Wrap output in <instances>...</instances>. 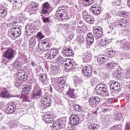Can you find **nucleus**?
I'll return each mask as SVG.
<instances>
[{"instance_id":"f704fd0d","label":"nucleus","mask_w":130,"mask_h":130,"mask_svg":"<svg viewBox=\"0 0 130 130\" xmlns=\"http://www.w3.org/2000/svg\"><path fill=\"white\" fill-rule=\"evenodd\" d=\"M121 47L125 51H128L130 50V41H127L125 42L123 45H121Z\"/></svg>"},{"instance_id":"680f3d73","label":"nucleus","mask_w":130,"mask_h":130,"mask_svg":"<svg viewBox=\"0 0 130 130\" xmlns=\"http://www.w3.org/2000/svg\"><path fill=\"white\" fill-rule=\"evenodd\" d=\"M41 25H42V23H41L40 20H38L35 22V26L36 27H41Z\"/></svg>"},{"instance_id":"4d7b16f0","label":"nucleus","mask_w":130,"mask_h":130,"mask_svg":"<svg viewBox=\"0 0 130 130\" xmlns=\"http://www.w3.org/2000/svg\"><path fill=\"white\" fill-rule=\"evenodd\" d=\"M21 85H22V81L20 80L15 81V86L16 88L21 87Z\"/></svg>"},{"instance_id":"72a5a7b5","label":"nucleus","mask_w":130,"mask_h":130,"mask_svg":"<svg viewBox=\"0 0 130 130\" xmlns=\"http://www.w3.org/2000/svg\"><path fill=\"white\" fill-rule=\"evenodd\" d=\"M74 66H75L74 63H72V62H70V63H64V69H65V72H67V73H69V72H71L72 70H73V68H74Z\"/></svg>"},{"instance_id":"c9c22d12","label":"nucleus","mask_w":130,"mask_h":130,"mask_svg":"<svg viewBox=\"0 0 130 130\" xmlns=\"http://www.w3.org/2000/svg\"><path fill=\"white\" fill-rule=\"evenodd\" d=\"M73 111L77 112H81L83 111V109H82V106H81L79 104H73Z\"/></svg>"},{"instance_id":"0eeeda50","label":"nucleus","mask_w":130,"mask_h":130,"mask_svg":"<svg viewBox=\"0 0 130 130\" xmlns=\"http://www.w3.org/2000/svg\"><path fill=\"white\" fill-rule=\"evenodd\" d=\"M38 46L42 51H47L51 47V42L47 39L39 41Z\"/></svg>"},{"instance_id":"de8ad7c7","label":"nucleus","mask_w":130,"mask_h":130,"mask_svg":"<svg viewBox=\"0 0 130 130\" xmlns=\"http://www.w3.org/2000/svg\"><path fill=\"white\" fill-rule=\"evenodd\" d=\"M94 42V37L93 38H90L88 37V38H86V43L87 45H92L93 44V43Z\"/></svg>"},{"instance_id":"39448f33","label":"nucleus","mask_w":130,"mask_h":130,"mask_svg":"<svg viewBox=\"0 0 130 130\" xmlns=\"http://www.w3.org/2000/svg\"><path fill=\"white\" fill-rule=\"evenodd\" d=\"M107 86L105 84L103 83H99L95 87V92L97 95H100V96H104L106 94V96H109V93L107 92Z\"/></svg>"},{"instance_id":"9b49d317","label":"nucleus","mask_w":130,"mask_h":130,"mask_svg":"<svg viewBox=\"0 0 130 130\" xmlns=\"http://www.w3.org/2000/svg\"><path fill=\"white\" fill-rule=\"evenodd\" d=\"M42 96V89L38 85H35L30 95L31 99H37Z\"/></svg>"},{"instance_id":"603ef678","label":"nucleus","mask_w":130,"mask_h":130,"mask_svg":"<svg viewBox=\"0 0 130 130\" xmlns=\"http://www.w3.org/2000/svg\"><path fill=\"white\" fill-rule=\"evenodd\" d=\"M115 118L116 119V120L121 121V120H122V114H121L120 113H117L115 116Z\"/></svg>"},{"instance_id":"4468645a","label":"nucleus","mask_w":130,"mask_h":130,"mask_svg":"<svg viewBox=\"0 0 130 130\" xmlns=\"http://www.w3.org/2000/svg\"><path fill=\"white\" fill-rule=\"evenodd\" d=\"M16 76L17 79L20 80V81H22V82H26L29 79V77H30V72L26 71H23L22 72H18L16 73Z\"/></svg>"},{"instance_id":"5701e85b","label":"nucleus","mask_w":130,"mask_h":130,"mask_svg":"<svg viewBox=\"0 0 130 130\" xmlns=\"http://www.w3.org/2000/svg\"><path fill=\"white\" fill-rule=\"evenodd\" d=\"M16 109L17 107L16 106V104H12L8 106V107L5 109V111L7 114H13V113L16 111Z\"/></svg>"},{"instance_id":"c03bdc74","label":"nucleus","mask_w":130,"mask_h":130,"mask_svg":"<svg viewBox=\"0 0 130 130\" xmlns=\"http://www.w3.org/2000/svg\"><path fill=\"white\" fill-rule=\"evenodd\" d=\"M111 84L110 85V89L111 88H114L115 87H117V86H120V84L118 82L115 81H112L110 82Z\"/></svg>"},{"instance_id":"bb28decb","label":"nucleus","mask_w":130,"mask_h":130,"mask_svg":"<svg viewBox=\"0 0 130 130\" xmlns=\"http://www.w3.org/2000/svg\"><path fill=\"white\" fill-rule=\"evenodd\" d=\"M115 26V24H114V22L111 23L109 25L107 28L108 34L110 33L112 35H115L116 34V31H115V29H114Z\"/></svg>"},{"instance_id":"bf43d9fd","label":"nucleus","mask_w":130,"mask_h":130,"mask_svg":"<svg viewBox=\"0 0 130 130\" xmlns=\"http://www.w3.org/2000/svg\"><path fill=\"white\" fill-rule=\"evenodd\" d=\"M92 59L90 57H85L83 59V61L84 63H88L91 62Z\"/></svg>"},{"instance_id":"ddd939ff","label":"nucleus","mask_w":130,"mask_h":130,"mask_svg":"<svg viewBox=\"0 0 130 130\" xmlns=\"http://www.w3.org/2000/svg\"><path fill=\"white\" fill-rule=\"evenodd\" d=\"M82 70L81 71L82 74L86 77V78H91L92 77V72H93V67L91 66H85V67L81 65Z\"/></svg>"},{"instance_id":"473e14b6","label":"nucleus","mask_w":130,"mask_h":130,"mask_svg":"<svg viewBox=\"0 0 130 130\" xmlns=\"http://www.w3.org/2000/svg\"><path fill=\"white\" fill-rule=\"evenodd\" d=\"M43 101L44 102L47 108L51 106V99H50L48 96H44Z\"/></svg>"},{"instance_id":"1a4fd4ad","label":"nucleus","mask_w":130,"mask_h":130,"mask_svg":"<svg viewBox=\"0 0 130 130\" xmlns=\"http://www.w3.org/2000/svg\"><path fill=\"white\" fill-rule=\"evenodd\" d=\"M13 97H19V95H15L11 94L9 91V88L0 87V98L6 99H10Z\"/></svg>"},{"instance_id":"c85d7f7f","label":"nucleus","mask_w":130,"mask_h":130,"mask_svg":"<svg viewBox=\"0 0 130 130\" xmlns=\"http://www.w3.org/2000/svg\"><path fill=\"white\" fill-rule=\"evenodd\" d=\"M51 71L55 72L56 74H60V65L59 63H55L51 66Z\"/></svg>"},{"instance_id":"393cba45","label":"nucleus","mask_w":130,"mask_h":130,"mask_svg":"<svg viewBox=\"0 0 130 130\" xmlns=\"http://www.w3.org/2000/svg\"><path fill=\"white\" fill-rule=\"evenodd\" d=\"M106 53L108 58H112V57L118 54V51H114L113 49H108L106 51Z\"/></svg>"},{"instance_id":"e433bc0d","label":"nucleus","mask_w":130,"mask_h":130,"mask_svg":"<svg viewBox=\"0 0 130 130\" xmlns=\"http://www.w3.org/2000/svg\"><path fill=\"white\" fill-rule=\"evenodd\" d=\"M42 20L43 23H44V24H49V25H51L53 24V21H52V20L50 19V17H46L43 16L42 17Z\"/></svg>"},{"instance_id":"b1692460","label":"nucleus","mask_w":130,"mask_h":130,"mask_svg":"<svg viewBox=\"0 0 130 130\" xmlns=\"http://www.w3.org/2000/svg\"><path fill=\"white\" fill-rule=\"evenodd\" d=\"M39 80L40 82H42L44 85H47V84H48V77H47V74H40Z\"/></svg>"},{"instance_id":"8fccbe9b","label":"nucleus","mask_w":130,"mask_h":130,"mask_svg":"<svg viewBox=\"0 0 130 130\" xmlns=\"http://www.w3.org/2000/svg\"><path fill=\"white\" fill-rule=\"evenodd\" d=\"M74 36H75V34L74 32H70L68 38L66 39V42L71 41L72 39H74Z\"/></svg>"},{"instance_id":"7ed1b4c3","label":"nucleus","mask_w":130,"mask_h":130,"mask_svg":"<svg viewBox=\"0 0 130 130\" xmlns=\"http://www.w3.org/2000/svg\"><path fill=\"white\" fill-rule=\"evenodd\" d=\"M66 6L63 5L58 7V11L56 12V18L58 21H61V22H64L70 20L71 17L68 15L67 9H64Z\"/></svg>"},{"instance_id":"a211bd4d","label":"nucleus","mask_w":130,"mask_h":130,"mask_svg":"<svg viewBox=\"0 0 130 130\" xmlns=\"http://www.w3.org/2000/svg\"><path fill=\"white\" fill-rule=\"evenodd\" d=\"M37 39L35 36H34L29 39L28 41V50L29 52H33V50H34V48H35V46H36V43H37Z\"/></svg>"},{"instance_id":"f8f14e48","label":"nucleus","mask_w":130,"mask_h":130,"mask_svg":"<svg viewBox=\"0 0 130 130\" xmlns=\"http://www.w3.org/2000/svg\"><path fill=\"white\" fill-rule=\"evenodd\" d=\"M58 49L53 48L45 54V57L47 59H53V58H55L58 55Z\"/></svg>"},{"instance_id":"7c9ffc66","label":"nucleus","mask_w":130,"mask_h":130,"mask_svg":"<svg viewBox=\"0 0 130 130\" xmlns=\"http://www.w3.org/2000/svg\"><path fill=\"white\" fill-rule=\"evenodd\" d=\"M22 91H21V93L27 95L32 90V86L31 85H26L24 87H22Z\"/></svg>"},{"instance_id":"20e7f679","label":"nucleus","mask_w":130,"mask_h":130,"mask_svg":"<svg viewBox=\"0 0 130 130\" xmlns=\"http://www.w3.org/2000/svg\"><path fill=\"white\" fill-rule=\"evenodd\" d=\"M118 67H119L118 64H115L113 62H108L106 64V68H107L109 72H111L116 69L114 75L116 77H119L120 78V77H121V75L123 74V71L121 68H116Z\"/></svg>"},{"instance_id":"2f4dec72","label":"nucleus","mask_w":130,"mask_h":130,"mask_svg":"<svg viewBox=\"0 0 130 130\" xmlns=\"http://www.w3.org/2000/svg\"><path fill=\"white\" fill-rule=\"evenodd\" d=\"M13 5V8L14 9H15L18 12L19 11H21V9H22V3L18 2L17 0L15 1L12 4Z\"/></svg>"},{"instance_id":"58836bf2","label":"nucleus","mask_w":130,"mask_h":130,"mask_svg":"<svg viewBox=\"0 0 130 130\" xmlns=\"http://www.w3.org/2000/svg\"><path fill=\"white\" fill-rule=\"evenodd\" d=\"M106 59H107L105 57H102V56H100L96 58V61L98 62L99 65L103 64V63H105L106 61Z\"/></svg>"},{"instance_id":"4be33fe9","label":"nucleus","mask_w":130,"mask_h":130,"mask_svg":"<svg viewBox=\"0 0 130 130\" xmlns=\"http://www.w3.org/2000/svg\"><path fill=\"white\" fill-rule=\"evenodd\" d=\"M27 10L31 12V14H35L39 9V4L37 3H31L27 6Z\"/></svg>"},{"instance_id":"aec40b11","label":"nucleus","mask_w":130,"mask_h":130,"mask_svg":"<svg viewBox=\"0 0 130 130\" xmlns=\"http://www.w3.org/2000/svg\"><path fill=\"white\" fill-rule=\"evenodd\" d=\"M62 53L63 56H65L66 57H71V56L74 57V55H75V53L72 48H67L64 49Z\"/></svg>"},{"instance_id":"49530a36","label":"nucleus","mask_w":130,"mask_h":130,"mask_svg":"<svg viewBox=\"0 0 130 130\" xmlns=\"http://www.w3.org/2000/svg\"><path fill=\"white\" fill-rule=\"evenodd\" d=\"M121 23H120L121 28L126 27L127 25V20L125 19H120Z\"/></svg>"},{"instance_id":"6e6552de","label":"nucleus","mask_w":130,"mask_h":130,"mask_svg":"<svg viewBox=\"0 0 130 130\" xmlns=\"http://www.w3.org/2000/svg\"><path fill=\"white\" fill-rule=\"evenodd\" d=\"M80 123V116L77 114H71L69 117V123L71 124L70 130H75L76 126L77 124H79Z\"/></svg>"},{"instance_id":"3c124183","label":"nucleus","mask_w":130,"mask_h":130,"mask_svg":"<svg viewBox=\"0 0 130 130\" xmlns=\"http://www.w3.org/2000/svg\"><path fill=\"white\" fill-rule=\"evenodd\" d=\"M97 81H98V79L96 78L92 77V78H91L90 83L92 87H93V86H95V85H96Z\"/></svg>"},{"instance_id":"dca6fc26","label":"nucleus","mask_w":130,"mask_h":130,"mask_svg":"<svg viewBox=\"0 0 130 130\" xmlns=\"http://www.w3.org/2000/svg\"><path fill=\"white\" fill-rule=\"evenodd\" d=\"M93 33L96 40H98V39H100V38L104 36V35H103V29L101 27L93 28Z\"/></svg>"},{"instance_id":"13d9d810","label":"nucleus","mask_w":130,"mask_h":130,"mask_svg":"<svg viewBox=\"0 0 130 130\" xmlns=\"http://www.w3.org/2000/svg\"><path fill=\"white\" fill-rule=\"evenodd\" d=\"M104 19L109 21L111 19V15L109 13H106L104 15Z\"/></svg>"},{"instance_id":"a19ab883","label":"nucleus","mask_w":130,"mask_h":130,"mask_svg":"<svg viewBox=\"0 0 130 130\" xmlns=\"http://www.w3.org/2000/svg\"><path fill=\"white\" fill-rule=\"evenodd\" d=\"M42 31L44 32L46 35H50V34L51 33L50 27L48 25L45 26Z\"/></svg>"},{"instance_id":"e2e57ef3","label":"nucleus","mask_w":130,"mask_h":130,"mask_svg":"<svg viewBox=\"0 0 130 130\" xmlns=\"http://www.w3.org/2000/svg\"><path fill=\"white\" fill-rule=\"evenodd\" d=\"M39 106L41 108H42L43 109H47V107H46V105H45V103L43 101L40 103Z\"/></svg>"},{"instance_id":"864d4df0","label":"nucleus","mask_w":130,"mask_h":130,"mask_svg":"<svg viewBox=\"0 0 130 130\" xmlns=\"http://www.w3.org/2000/svg\"><path fill=\"white\" fill-rule=\"evenodd\" d=\"M25 20H26V17H25L24 15H21L20 17L17 19V22L18 23H24Z\"/></svg>"},{"instance_id":"09e8293b","label":"nucleus","mask_w":130,"mask_h":130,"mask_svg":"<svg viewBox=\"0 0 130 130\" xmlns=\"http://www.w3.org/2000/svg\"><path fill=\"white\" fill-rule=\"evenodd\" d=\"M56 90L58 91L59 93H61L63 90H64V85L63 84H61L60 85H58V86L56 88Z\"/></svg>"},{"instance_id":"052dcab7","label":"nucleus","mask_w":130,"mask_h":130,"mask_svg":"<svg viewBox=\"0 0 130 130\" xmlns=\"http://www.w3.org/2000/svg\"><path fill=\"white\" fill-rule=\"evenodd\" d=\"M65 30H70L71 29V24L70 23L64 24L62 26Z\"/></svg>"},{"instance_id":"f257e3e1","label":"nucleus","mask_w":130,"mask_h":130,"mask_svg":"<svg viewBox=\"0 0 130 130\" xmlns=\"http://www.w3.org/2000/svg\"><path fill=\"white\" fill-rule=\"evenodd\" d=\"M9 41H5L0 46V52L3 54L2 56L4 58L2 59V62L4 64H7L10 60H13L15 58V50L11 47H8Z\"/></svg>"},{"instance_id":"ea45409f","label":"nucleus","mask_w":130,"mask_h":130,"mask_svg":"<svg viewBox=\"0 0 130 130\" xmlns=\"http://www.w3.org/2000/svg\"><path fill=\"white\" fill-rule=\"evenodd\" d=\"M46 34H44V32L42 30L37 34V35L35 36V37H36L37 39H39L40 40H41V39H43L45 37Z\"/></svg>"},{"instance_id":"9d476101","label":"nucleus","mask_w":130,"mask_h":130,"mask_svg":"<svg viewBox=\"0 0 130 130\" xmlns=\"http://www.w3.org/2000/svg\"><path fill=\"white\" fill-rule=\"evenodd\" d=\"M88 102L92 108H96L101 103V101L98 96H92L88 99Z\"/></svg>"},{"instance_id":"cd10ccee","label":"nucleus","mask_w":130,"mask_h":130,"mask_svg":"<svg viewBox=\"0 0 130 130\" xmlns=\"http://www.w3.org/2000/svg\"><path fill=\"white\" fill-rule=\"evenodd\" d=\"M52 85H56L57 86H60L59 85H63L64 86L66 82L64 80H61V79L57 78H52Z\"/></svg>"},{"instance_id":"2eb2a0df","label":"nucleus","mask_w":130,"mask_h":130,"mask_svg":"<svg viewBox=\"0 0 130 130\" xmlns=\"http://www.w3.org/2000/svg\"><path fill=\"white\" fill-rule=\"evenodd\" d=\"M42 9L41 10L42 15H49L50 14V9H51V6H50V4L48 2H45L42 5Z\"/></svg>"},{"instance_id":"6ab92c4d","label":"nucleus","mask_w":130,"mask_h":130,"mask_svg":"<svg viewBox=\"0 0 130 130\" xmlns=\"http://www.w3.org/2000/svg\"><path fill=\"white\" fill-rule=\"evenodd\" d=\"M66 95L69 98L74 99L75 100L79 99V97H80V96L77 95V93H75V89L71 87H69V90L66 93Z\"/></svg>"},{"instance_id":"79ce46f5","label":"nucleus","mask_w":130,"mask_h":130,"mask_svg":"<svg viewBox=\"0 0 130 130\" xmlns=\"http://www.w3.org/2000/svg\"><path fill=\"white\" fill-rule=\"evenodd\" d=\"M74 83L75 85V87L79 86V85H81V84L83 83V79L81 78H76L74 79Z\"/></svg>"},{"instance_id":"412c9836","label":"nucleus","mask_w":130,"mask_h":130,"mask_svg":"<svg viewBox=\"0 0 130 130\" xmlns=\"http://www.w3.org/2000/svg\"><path fill=\"white\" fill-rule=\"evenodd\" d=\"M83 19L85 20V22L88 23L89 24H94V16L90 14V13H85L83 15Z\"/></svg>"},{"instance_id":"a18cd8bd","label":"nucleus","mask_w":130,"mask_h":130,"mask_svg":"<svg viewBox=\"0 0 130 130\" xmlns=\"http://www.w3.org/2000/svg\"><path fill=\"white\" fill-rule=\"evenodd\" d=\"M122 126L120 124H116L112 126L109 130H122Z\"/></svg>"},{"instance_id":"a878e982","label":"nucleus","mask_w":130,"mask_h":130,"mask_svg":"<svg viewBox=\"0 0 130 130\" xmlns=\"http://www.w3.org/2000/svg\"><path fill=\"white\" fill-rule=\"evenodd\" d=\"M20 57H18L16 58V60L14 61L13 64V67L12 68L13 70H20L22 67L21 61L20 59Z\"/></svg>"},{"instance_id":"774afa93","label":"nucleus","mask_w":130,"mask_h":130,"mask_svg":"<svg viewBox=\"0 0 130 130\" xmlns=\"http://www.w3.org/2000/svg\"><path fill=\"white\" fill-rule=\"evenodd\" d=\"M121 15L124 18H127V17H128V13L125 11H122L121 12Z\"/></svg>"},{"instance_id":"0e129e2a","label":"nucleus","mask_w":130,"mask_h":130,"mask_svg":"<svg viewBox=\"0 0 130 130\" xmlns=\"http://www.w3.org/2000/svg\"><path fill=\"white\" fill-rule=\"evenodd\" d=\"M121 57H120V59H127V58H129V57H128L126 54H122L121 53L120 54Z\"/></svg>"},{"instance_id":"37998d69","label":"nucleus","mask_w":130,"mask_h":130,"mask_svg":"<svg viewBox=\"0 0 130 130\" xmlns=\"http://www.w3.org/2000/svg\"><path fill=\"white\" fill-rule=\"evenodd\" d=\"M95 0H83V4L86 7H89L94 4Z\"/></svg>"},{"instance_id":"c756f323","label":"nucleus","mask_w":130,"mask_h":130,"mask_svg":"<svg viewBox=\"0 0 130 130\" xmlns=\"http://www.w3.org/2000/svg\"><path fill=\"white\" fill-rule=\"evenodd\" d=\"M8 8L0 5V17L4 18L8 15Z\"/></svg>"},{"instance_id":"69168bd1","label":"nucleus","mask_w":130,"mask_h":130,"mask_svg":"<svg viewBox=\"0 0 130 130\" xmlns=\"http://www.w3.org/2000/svg\"><path fill=\"white\" fill-rule=\"evenodd\" d=\"M9 125L11 128L13 127H16V122H15V121H11L9 122Z\"/></svg>"},{"instance_id":"4c0bfd02","label":"nucleus","mask_w":130,"mask_h":130,"mask_svg":"<svg viewBox=\"0 0 130 130\" xmlns=\"http://www.w3.org/2000/svg\"><path fill=\"white\" fill-rule=\"evenodd\" d=\"M99 127H100V125L95 123H91L88 126V128L90 130H98L99 129Z\"/></svg>"},{"instance_id":"f03ea898","label":"nucleus","mask_w":130,"mask_h":130,"mask_svg":"<svg viewBox=\"0 0 130 130\" xmlns=\"http://www.w3.org/2000/svg\"><path fill=\"white\" fill-rule=\"evenodd\" d=\"M43 118L46 124L51 123L50 126L51 129L59 130L62 128V124H63V120L61 119L54 120L53 116L50 114H45L43 115Z\"/></svg>"},{"instance_id":"338daca9","label":"nucleus","mask_w":130,"mask_h":130,"mask_svg":"<svg viewBox=\"0 0 130 130\" xmlns=\"http://www.w3.org/2000/svg\"><path fill=\"white\" fill-rule=\"evenodd\" d=\"M124 130H130V122H126L125 123Z\"/></svg>"},{"instance_id":"5fc2aeb1","label":"nucleus","mask_w":130,"mask_h":130,"mask_svg":"<svg viewBox=\"0 0 130 130\" xmlns=\"http://www.w3.org/2000/svg\"><path fill=\"white\" fill-rule=\"evenodd\" d=\"M123 34L124 36H126L127 38L130 37V31L128 29H123Z\"/></svg>"},{"instance_id":"f3484780","label":"nucleus","mask_w":130,"mask_h":130,"mask_svg":"<svg viewBox=\"0 0 130 130\" xmlns=\"http://www.w3.org/2000/svg\"><path fill=\"white\" fill-rule=\"evenodd\" d=\"M90 12L92 13L94 16H99L102 13L101 8L99 7L98 5L94 4L92 5L89 9Z\"/></svg>"},{"instance_id":"6e6d98bb","label":"nucleus","mask_w":130,"mask_h":130,"mask_svg":"<svg viewBox=\"0 0 130 130\" xmlns=\"http://www.w3.org/2000/svg\"><path fill=\"white\" fill-rule=\"evenodd\" d=\"M110 89L111 90V91H113L114 93H115L116 92V93H117L119 91H120V85L117 86L115 87L114 88H110Z\"/></svg>"},{"instance_id":"423d86ee","label":"nucleus","mask_w":130,"mask_h":130,"mask_svg":"<svg viewBox=\"0 0 130 130\" xmlns=\"http://www.w3.org/2000/svg\"><path fill=\"white\" fill-rule=\"evenodd\" d=\"M22 34V26H15L8 30V35L13 38H18Z\"/></svg>"}]
</instances>
